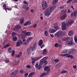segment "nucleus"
<instances>
[{
    "instance_id": "58",
    "label": "nucleus",
    "mask_w": 77,
    "mask_h": 77,
    "mask_svg": "<svg viewBox=\"0 0 77 77\" xmlns=\"http://www.w3.org/2000/svg\"><path fill=\"white\" fill-rule=\"evenodd\" d=\"M44 63L45 64V65H47V63H48V62H47V61H44Z\"/></svg>"
},
{
    "instance_id": "14",
    "label": "nucleus",
    "mask_w": 77,
    "mask_h": 77,
    "mask_svg": "<svg viewBox=\"0 0 77 77\" xmlns=\"http://www.w3.org/2000/svg\"><path fill=\"white\" fill-rule=\"evenodd\" d=\"M54 29H55V30H58L59 29V26H58V25H57V23H54Z\"/></svg>"
},
{
    "instance_id": "42",
    "label": "nucleus",
    "mask_w": 77,
    "mask_h": 77,
    "mask_svg": "<svg viewBox=\"0 0 77 77\" xmlns=\"http://www.w3.org/2000/svg\"><path fill=\"white\" fill-rule=\"evenodd\" d=\"M26 22L28 25H31V24H32V23L29 20L27 21Z\"/></svg>"
},
{
    "instance_id": "29",
    "label": "nucleus",
    "mask_w": 77,
    "mask_h": 77,
    "mask_svg": "<svg viewBox=\"0 0 77 77\" xmlns=\"http://www.w3.org/2000/svg\"><path fill=\"white\" fill-rule=\"evenodd\" d=\"M19 72L20 74H24V73H26V72L23 69H21L20 70Z\"/></svg>"
},
{
    "instance_id": "27",
    "label": "nucleus",
    "mask_w": 77,
    "mask_h": 77,
    "mask_svg": "<svg viewBox=\"0 0 77 77\" xmlns=\"http://www.w3.org/2000/svg\"><path fill=\"white\" fill-rule=\"evenodd\" d=\"M22 54H23V53L21 51H20L17 55L18 57H20L22 56Z\"/></svg>"
},
{
    "instance_id": "51",
    "label": "nucleus",
    "mask_w": 77,
    "mask_h": 77,
    "mask_svg": "<svg viewBox=\"0 0 77 77\" xmlns=\"http://www.w3.org/2000/svg\"><path fill=\"white\" fill-rule=\"evenodd\" d=\"M21 33H21V34H24V35H25V34H26V31H21Z\"/></svg>"
},
{
    "instance_id": "7",
    "label": "nucleus",
    "mask_w": 77,
    "mask_h": 77,
    "mask_svg": "<svg viewBox=\"0 0 77 77\" xmlns=\"http://www.w3.org/2000/svg\"><path fill=\"white\" fill-rule=\"evenodd\" d=\"M38 45L39 46H40L41 48H42L43 47L45 46V45L43 44V41L42 39H41L39 40Z\"/></svg>"
},
{
    "instance_id": "6",
    "label": "nucleus",
    "mask_w": 77,
    "mask_h": 77,
    "mask_svg": "<svg viewBox=\"0 0 77 77\" xmlns=\"http://www.w3.org/2000/svg\"><path fill=\"white\" fill-rule=\"evenodd\" d=\"M61 27L62 30H66L67 29L66 28V25L65 22H63L61 23Z\"/></svg>"
},
{
    "instance_id": "60",
    "label": "nucleus",
    "mask_w": 77,
    "mask_h": 77,
    "mask_svg": "<svg viewBox=\"0 0 77 77\" xmlns=\"http://www.w3.org/2000/svg\"><path fill=\"white\" fill-rule=\"evenodd\" d=\"M25 9L26 11H29V7H26V8Z\"/></svg>"
},
{
    "instance_id": "9",
    "label": "nucleus",
    "mask_w": 77,
    "mask_h": 77,
    "mask_svg": "<svg viewBox=\"0 0 77 77\" xmlns=\"http://www.w3.org/2000/svg\"><path fill=\"white\" fill-rule=\"evenodd\" d=\"M75 52H76V49H72L69 51V53L70 54H73Z\"/></svg>"
},
{
    "instance_id": "15",
    "label": "nucleus",
    "mask_w": 77,
    "mask_h": 77,
    "mask_svg": "<svg viewBox=\"0 0 77 77\" xmlns=\"http://www.w3.org/2000/svg\"><path fill=\"white\" fill-rule=\"evenodd\" d=\"M36 47H37L36 45L35 44L31 48L32 51H35V50L36 49Z\"/></svg>"
},
{
    "instance_id": "32",
    "label": "nucleus",
    "mask_w": 77,
    "mask_h": 77,
    "mask_svg": "<svg viewBox=\"0 0 77 77\" xmlns=\"http://www.w3.org/2000/svg\"><path fill=\"white\" fill-rule=\"evenodd\" d=\"M68 71L66 70H63L61 72V74H65V73H67Z\"/></svg>"
},
{
    "instance_id": "50",
    "label": "nucleus",
    "mask_w": 77,
    "mask_h": 77,
    "mask_svg": "<svg viewBox=\"0 0 77 77\" xmlns=\"http://www.w3.org/2000/svg\"><path fill=\"white\" fill-rule=\"evenodd\" d=\"M23 3H24V4H26L25 5H26V6L28 5V4L27 3V2H26V1H24Z\"/></svg>"
},
{
    "instance_id": "3",
    "label": "nucleus",
    "mask_w": 77,
    "mask_h": 77,
    "mask_svg": "<svg viewBox=\"0 0 77 77\" xmlns=\"http://www.w3.org/2000/svg\"><path fill=\"white\" fill-rule=\"evenodd\" d=\"M44 62L43 61H41V60H40V62L39 63V65H38V63H36L35 65V67H36L37 69H41V67L42 65L44 64Z\"/></svg>"
},
{
    "instance_id": "18",
    "label": "nucleus",
    "mask_w": 77,
    "mask_h": 77,
    "mask_svg": "<svg viewBox=\"0 0 77 77\" xmlns=\"http://www.w3.org/2000/svg\"><path fill=\"white\" fill-rule=\"evenodd\" d=\"M18 61L17 60H15L14 62L13 63V66H16L18 64Z\"/></svg>"
},
{
    "instance_id": "31",
    "label": "nucleus",
    "mask_w": 77,
    "mask_h": 77,
    "mask_svg": "<svg viewBox=\"0 0 77 77\" xmlns=\"http://www.w3.org/2000/svg\"><path fill=\"white\" fill-rule=\"evenodd\" d=\"M41 57H42V56H41L40 57H35V58L36 61H37V60H39V59H41Z\"/></svg>"
},
{
    "instance_id": "35",
    "label": "nucleus",
    "mask_w": 77,
    "mask_h": 77,
    "mask_svg": "<svg viewBox=\"0 0 77 77\" xmlns=\"http://www.w3.org/2000/svg\"><path fill=\"white\" fill-rule=\"evenodd\" d=\"M54 46L55 47H59V48H60V45L59 44L56 43L54 44Z\"/></svg>"
},
{
    "instance_id": "54",
    "label": "nucleus",
    "mask_w": 77,
    "mask_h": 77,
    "mask_svg": "<svg viewBox=\"0 0 77 77\" xmlns=\"http://www.w3.org/2000/svg\"><path fill=\"white\" fill-rule=\"evenodd\" d=\"M67 54L66 55V57H69L70 54Z\"/></svg>"
},
{
    "instance_id": "47",
    "label": "nucleus",
    "mask_w": 77,
    "mask_h": 77,
    "mask_svg": "<svg viewBox=\"0 0 77 77\" xmlns=\"http://www.w3.org/2000/svg\"><path fill=\"white\" fill-rule=\"evenodd\" d=\"M65 6V5H63L61 6L60 7H59L60 9H63L64 8V7Z\"/></svg>"
},
{
    "instance_id": "59",
    "label": "nucleus",
    "mask_w": 77,
    "mask_h": 77,
    "mask_svg": "<svg viewBox=\"0 0 77 77\" xmlns=\"http://www.w3.org/2000/svg\"><path fill=\"white\" fill-rule=\"evenodd\" d=\"M70 8H72V9L73 10H75V9L74 8V6H73L71 5L70 6Z\"/></svg>"
},
{
    "instance_id": "36",
    "label": "nucleus",
    "mask_w": 77,
    "mask_h": 77,
    "mask_svg": "<svg viewBox=\"0 0 77 77\" xmlns=\"http://www.w3.org/2000/svg\"><path fill=\"white\" fill-rule=\"evenodd\" d=\"M54 62L55 63H58L59 62V59H56L54 60Z\"/></svg>"
},
{
    "instance_id": "63",
    "label": "nucleus",
    "mask_w": 77,
    "mask_h": 77,
    "mask_svg": "<svg viewBox=\"0 0 77 77\" xmlns=\"http://www.w3.org/2000/svg\"><path fill=\"white\" fill-rule=\"evenodd\" d=\"M12 53H11V54H15V51L14 50H12Z\"/></svg>"
},
{
    "instance_id": "26",
    "label": "nucleus",
    "mask_w": 77,
    "mask_h": 77,
    "mask_svg": "<svg viewBox=\"0 0 77 77\" xmlns=\"http://www.w3.org/2000/svg\"><path fill=\"white\" fill-rule=\"evenodd\" d=\"M42 54L43 55H45V54H47V49H44L43 50V52H42Z\"/></svg>"
},
{
    "instance_id": "22",
    "label": "nucleus",
    "mask_w": 77,
    "mask_h": 77,
    "mask_svg": "<svg viewBox=\"0 0 77 77\" xmlns=\"http://www.w3.org/2000/svg\"><path fill=\"white\" fill-rule=\"evenodd\" d=\"M3 7L4 8L5 10L6 11V12H8L7 11V8H6V4L5 3H4L3 5Z\"/></svg>"
},
{
    "instance_id": "2",
    "label": "nucleus",
    "mask_w": 77,
    "mask_h": 77,
    "mask_svg": "<svg viewBox=\"0 0 77 77\" xmlns=\"http://www.w3.org/2000/svg\"><path fill=\"white\" fill-rule=\"evenodd\" d=\"M64 35H65V33L63 32L62 31L60 30L55 33V36H57L59 38H61L63 37Z\"/></svg>"
},
{
    "instance_id": "45",
    "label": "nucleus",
    "mask_w": 77,
    "mask_h": 77,
    "mask_svg": "<svg viewBox=\"0 0 77 77\" xmlns=\"http://www.w3.org/2000/svg\"><path fill=\"white\" fill-rule=\"evenodd\" d=\"M12 50L11 48H9L8 49V51L9 52V53H11V51Z\"/></svg>"
},
{
    "instance_id": "52",
    "label": "nucleus",
    "mask_w": 77,
    "mask_h": 77,
    "mask_svg": "<svg viewBox=\"0 0 77 77\" xmlns=\"http://www.w3.org/2000/svg\"><path fill=\"white\" fill-rule=\"evenodd\" d=\"M33 27L34 28H35L37 27V24L36 23H35L33 25Z\"/></svg>"
},
{
    "instance_id": "55",
    "label": "nucleus",
    "mask_w": 77,
    "mask_h": 77,
    "mask_svg": "<svg viewBox=\"0 0 77 77\" xmlns=\"http://www.w3.org/2000/svg\"><path fill=\"white\" fill-rule=\"evenodd\" d=\"M29 75V73H28L25 74L24 77H27V75Z\"/></svg>"
},
{
    "instance_id": "64",
    "label": "nucleus",
    "mask_w": 77,
    "mask_h": 77,
    "mask_svg": "<svg viewBox=\"0 0 77 77\" xmlns=\"http://www.w3.org/2000/svg\"><path fill=\"white\" fill-rule=\"evenodd\" d=\"M67 54H62V56H66V55Z\"/></svg>"
},
{
    "instance_id": "16",
    "label": "nucleus",
    "mask_w": 77,
    "mask_h": 77,
    "mask_svg": "<svg viewBox=\"0 0 77 77\" xmlns=\"http://www.w3.org/2000/svg\"><path fill=\"white\" fill-rule=\"evenodd\" d=\"M31 48H32V46H30L27 49V53L28 54L31 53Z\"/></svg>"
},
{
    "instance_id": "38",
    "label": "nucleus",
    "mask_w": 77,
    "mask_h": 77,
    "mask_svg": "<svg viewBox=\"0 0 77 77\" xmlns=\"http://www.w3.org/2000/svg\"><path fill=\"white\" fill-rule=\"evenodd\" d=\"M67 51H68L67 49H64L61 52V53H67Z\"/></svg>"
},
{
    "instance_id": "11",
    "label": "nucleus",
    "mask_w": 77,
    "mask_h": 77,
    "mask_svg": "<svg viewBox=\"0 0 77 77\" xmlns=\"http://www.w3.org/2000/svg\"><path fill=\"white\" fill-rule=\"evenodd\" d=\"M21 28V26L20 25H17L13 29L14 31H17L18 29H20Z\"/></svg>"
},
{
    "instance_id": "8",
    "label": "nucleus",
    "mask_w": 77,
    "mask_h": 77,
    "mask_svg": "<svg viewBox=\"0 0 77 77\" xmlns=\"http://www.w3.org/2000/svg\"><path fill=\"white\" fill-rule=\"evenodd\" d=\"M50 67H50V66H46L44 68V71H47V73L48 74H49L50 71Z\"/></svg>"
},
{
    "instance_id": "62",
    "label": "nucleus",
    "mask_w": 77,
    "mask_h": 77,
    "mask_svg": "<svg viewBox=\"0 0 77 77\" xmlns=\"http://www.w3.org/2000/svg\"><path fill=\"white\" fill-rule=\"evenodd\" d=\"M67 12L68 13H70L71 10H70V8H69V9H68Z\"/></svg>"
},
{
    "instance_id": "30",
    "label": "nucleus",
    "mask_w": 77,
    "mask_h": 77,
    "mask_svg": "<svg viewBox=\"0 0 77 77\" xmlns=\"http://www.w3.org/2000/svg\"><path fill=\"white\" fill-rule=\"evenodd\" d=\"M12 38L13 41H17V37H13Z\"/></svg>"
},
{
    "instance_id": "46",
    "label": "nucleus",
    "mask_w": 77,
    "mask_h": 77,
    "mask_svg": "<svg viewBox=\"0 0 77 77\" xmlns=\"http://www.w3.org/2000/svg\"><path fill=\"white\" fill-rule=\"evenodd\" d=\"M74 39L75 42H77V37L76 36H75L74 37Z\"/></svg>"
},
{
    "instance_id": "44",
    "label": "nucleus",
    "mask_w": 77,
    "mask_h": 77,
    "mask_svg": "<svg viewBox=\"0 0 77 77\" xmlns=\"http://www.w3.org/2000/svg\"><path fill=\"white\" fill-rule=\"evenodd\" d=\"M77 14V11H75L74 12V13H73V16L74 17H75L76 16V15Z\"/></svg>"
},
{
    "instance_id": "13",
    "label": "nucleus",
    "mask_w": 77,
    "mask_h": 77,
    "mask_svg": "<svg viewBox=\"0 0 77 77\" xmlns=\"http://www.w3.org/2000/svg\"><path fill=\"white\" fill-rule=\"evenodd\" d=\"M71 38L70 37H66L63 38H62V41H66V42H68V41H69V39H70V38Z\"/></svg>"
},
{
    "instance_id": "23",
    "label": "nucleus",
    "mask_w": 77,
    "mask_h": 77,
    "mask_svg": "<svg viewBox=\"0 0 77 77\" xmlns=\"http://www.w3.org/2000/svg\"><path fill=\"white\" fill-rule=\"evenodd\" d=\"M35 72H32L30 73L28 76V77H32V75H35Z\"/></svg>"
},
{
    "instance_id": "41",
    "label": "nucleus",
    "mask_w": 77,
    "mask_h": 77,
    "mask_svg": "<svg viewBox=\"0 0 77 77\" xmlns=\"http://www.w3.org/2000/svg\"><path fill=\"white\" fill-rule=\"evenodd\" d=\"M47 59V57H43L42 59L41 60V61H45V60Z\"/></svg>"
},
{
    "instance_id": "12",
    "label": "nucleus",
    "mask_w": 77,
    "mask_h": 77,
    "mask_svg": "<svg viewBox=\"0 0 77 77\" xmlns=\"http://www.w3.org/2000/svg\"><path fill=\"white\" fill-rule=\"evenodd\" d=\"M22 44H23V42H22L21 40L20 39L18 40L16 43V46L17 47H19Z\"/></svg>"
},
{
    "instance_id": "17",
    "label": "nucleus",
    "mask_w": 77,
    "mask_h": 77,
    "mask_svg": "<svg viewBox=\"0 0 77 77\" xmlns=\"http://www.w3.org/2000/svg\"><path fill=\"white\" fill-rule=\"evenodd\" d=\"M67 16V15L66 14H64L62 16L60 17V19L61 20H64L65 18H66V17Z\"/></svg>"
},
{
    "instance_id": "19",
    "label": "nucleus",
    "mask_w": 77,
    "mask_h": 77,
    "mask_svg": "<svg viewBox=\"0 0 77 77\" xmlns=\"http://www.w3.org/2000/svg\"><path fill=\"white\" fill-rule=\"evenodd\" d=\"M17 73H18V72L17 70H15L14 71V72H13L11 74V75H15L16 74H17Z\"/></svg>"
},
{
    "instance_id": "25",
    "label": "nucleus",
    "mask_w": 77,
    "mask_h": 77,
    "mask_svg": "<svg viewBox=\"0 0 77 77\" xmlns=\"http://www.w3.org/2000/svg\"><path fill=\"white\" fill-rule=\"evenodd\" d=\"M20 24H23V23H24V18H22L20 19Z\"/></svg>"
},
{
    "instance_id": "24",
    "label": "nucleus",
    "mask_w": 77,
    "mask_h": 77,
    "mask_svg": "<svg viewBox=\"0 0 77 77\" xmlns=\"http://www.w3.org/2000/svg\"><path fill=\"white\" fill-rule=\"evenodd\" d=\"M72 33H73V31L72 30H70L68 33V35L69 36H72Z\"/></svg>"
},
{
    "instance_id": "48",
    "label": "nucleus",
    "mask_w": 77,
    "mask_h": 77,
    "mask_svg": "<svg viewBox=\"0 0 77 77\" xmlns=\"http://www.w3.org/2000/svg\"><path fill=\"white\" fill-rule=\"evenodd\" d=\"M72 2V0H69L66 3H70Z\"/></svg>"
},
{
    "instance_id": "10",
    "label": "nucleus",
    "mask_w": 77,
    "mask_h": 77,
    "mask_svg": "<svg viewBox=\"0 0 77 77\" xmlns=\"http://www.w3.org/2000/svg\"><path fill=\"white\" fill-rule=\"evenodd\" d=\"M74 21L72 20H69L67 22H66V24L67 26H71L72 24H73Z\"/></svg>"
},
{
    "instance_id": "21",
    "label": "nucleus",
    "mask_w": 77,
    "mask_h": 77,
    "mask_svg": "<svg viewBox=\"0 0 77 77\" xmlns=\"http://www.w3.org/2000/svg\"><path fill=\"white\" fill-rule=\"evenodd\" d=\"M56 32V30L54 29H51L49 30V33H54V32Z\"/></svg>"
},
{
    "instance_id": "33",
    "label": "nucleus",
    "mask_w": 77,
    "mask_h": 77,
    "mask_svg": "<svg viewBox=\"0 0 77 77\" xmlns=\"http://www.w3.org/2000/svg\"><path fill=\"white\" fill-rule=\"evenodd\" d=\"M46 74H47V73H43L41 75H40V77H45Z\"/></svg>"
},
{
    "instance_id": "39",
    "label": "nucleus",
    "mask_w": 77,
    "mask_h": 77,
    "mask_svg": "<svg viewBox=\"0 0 77 77\" xmlns=\"http://www.w3.org/2000/svg\"><path fill=\"white\" fill-rule=\"evenodd\" d=\"M30 42V41L29 40V39H28L26 41V42H25L24 44V45H27Z\"/></svg>"
},
{
    "instance_id": "40",
    "label": "nucleus",
    "mask_w": 77,
    "mask_h": 77,
    "mask_svg": "<svg viewBox=\"0 0 77 77\" xmlns=\"http://www.w3.org/2000/svg\"><path fill=\"white\" fill-rule=\"evenodd\" d=\"M26 67L28 69H30L31 68V66H30V65L28 64L26 66Z\"/></svg>"
},
{
    "instance_id": "56",
    "label": "nucleus",
    "mask_w": 77,
    "mask_h": 77,
    "mask_svg": "<svg viewBox=\"0 0 77 77\" xmlns=\"http://www.w3.org/2000/svg\"><path fill=\"white\" fill-rule=\"evenodd\" d=\"M12 8H7V10L8 11H11L12 10Z\"/></svg>"
},
{
    "instance_id": "43",
    "label": "nucleus",
    "mask_w": 77,
    "mask_h": 77,
    "mask_svg": "<svg viewBox=\"0 0 77 77\" xmlns=\"http://www.w3.org/2000/svg\"><path fill=\"white\" fill-rule=\"evenodd\" d=\"M27 6V5H23L22 6V8L24 9H26Z\"/></svg>"
},
{
    "instance_id": "4",
    "label": "nucleus",
    "mask_w": 77,
    "mask_h": 77,
    "mask_svg": "<svg viewBox=\"0 0 77 77\" xmlns=\"http://www.w3.org/2000/svg\"><path fill=\"white\" fill-rule=\"evenodd\" d=\"M42 9H43V10H45L46 8H47V7L48 6L47 2L45 1H42Z\"/></svg>"
},
{
    "instance_id": "28",
    "label": "nucleus",
    "mask_w": 77,
    "mask_h": 77,
    "mask_svg": "<svg viewBox=\"0 0 77 77\" xmlns=\"http://www.w3.org/2000/svg\"><path fill=\"white\" fill-rule=\"evenodd\" d=\"M57 3H58V0H54L52 2V4L53 5H54Z\"/></svg>"
},
{
    "instance_id": "34",
    "label": "nucleus",
    "mask_w": 77,
    "mask_h": 77,
    "mask_svg": "<svg viewBox=\"0 0 77 77\" xmlns=\"http://www.w3.org/2000/svg\"><path fill=\"white\" fill-rule=\"evenodd\" d=\"M45 34L46 36H48V31H45Z\"/></svg>"
},
{
    "instance_id": "53",
    "label": "nucleus",
    "mask_w": 77,
    "mask_h": 77,
    "mask_svg": "<svg viewBox=\"0 0 77 77\" xmlns=\"http://www.w3.org/2000/svg\"><path fill=\"white\" fill-rule=\"evenodd\" d=\"M31 60H33V61H35V62H36V59L35 58H31Z\"/></svg>"
},
{
    "instance_id": "1",
    "label": "nucleus",
    "mask_w": 77,
    "mask_h": 77,
    "mask_svg": "<svg viewBox=\"0 0 77 77\" xmlns=\"http://www.w3.org/2000/svg\"><path fill=\"white\" fill-rule=\"evenodd\" d=\"M55 6H52L46 9L45 12V15L46 17H48L50 15L51 13V11L54 9Z\"/></svg>"
},
{
    "instance_id": "57",
    "label": "nucleus",
    "mask_w": 77,
    "mask_h": 77,
    "mask_svg": "<svg viewBox=\"0 0 77 77\" xmlns=\"http://www.w3.org/2000/svg\"><path fill=\"white\" fill-rule=\"evenodd\" d=\"M28 25L27 24V22H26L24 24V26H27Z\"/></svg>"
},
{
    "instance_id": "61",
    "label": "nucleus",
    "mask_w": 77,
    "mask_h": 77,
    "mask_svg": "<svg viewBox=\"0 0 77 77\" xmlns=\"http://www.w3.org/2000/svg\"><path fill=\"white\" fill-rule=\"evenodd\" d=\"M33 38V37H30L28 38V39L29 40V41H31V40H32V39Z\"/></svg>"
},
{
    "instance_id": "5",
    "label": "nucleus",
    "mask_w": 77,
    "mask_h": 77,
    "mask_svg": "<svg viewBox=\"0 0 77 77\" xmlns=\"http://www.w3.org/2000/svg\"><path fill=\"white\" fill-rule=\"evenodd\" d=\"M74 41L73 40V39H72V38H70V39L68 42H66L67 44H69V45H72L74 43Z\"/></svg>"
},
{
    "instance_id": "20",
    "label": "nucleus",
    "mask_w": 77,
    "mask_h": 77,
    "mask_svg": "<svg viewBox=\"0 0 77 77\" xmlns=\"http://www.w3.org/2000/svg\"><path fill=\"white\" fill-rule=\"evenodd\" d=\"M20 36L22 38V39H25V38H26V37L25 34H21Z\"/></svg>"
},
{
    "instance_id": "49",
    "label": "nucleus",
    "mask_w": 77,
    "mask_h": 77,
    "mask_svg": "<svg viewBox=\"0 0 77 77\" xmlns=\"http://www.w3.org/2000/svg\"><path fill=\"white\" fill-rule=\"evenodd\" d=\"M9 62V59L7 58L5 60L6 63H8Z\"/></svg>"
},
{
    "instance_id": "37",
    "label": "nucleus",
    "mask_w": 77,
    "mask_h": 77,
    "mask_svg": "<svg viewBox=\"0 0 77 77\" xmlns=\"http://www.w3.org/2000/svg\"><path fill=\"white\" fill-rule=\"evenodd\" d=\"M30 33H31V32H26L25 35L26 36H29Z\"/></svg>"
}]
</instances>
